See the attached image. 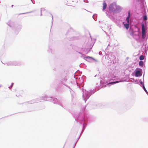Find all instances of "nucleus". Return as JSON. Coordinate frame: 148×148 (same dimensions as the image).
Here are the masks:
<instances>
[{
  "label": "nucleus",
  "mask_w": 148,
  "mask_h": 148,
  "mask_svg": "<svg viewBox=\"0 0 148 148\" xmlns=\"http://www.w3.org/2000/svg\"><path fill=\"white\" fill-rule=\"evenodd\" d=\"M13 5H12V7H13Z\"/></svg>",
  "instance_id": "13"
},
{
  "label": "nucleus",
  "mask_w": 148,
  "mask_h": 148,
  "mask_svg": "<svg viewBox=\"0 0 148 148\" xmlns=\"http://www.w3.org/2000/svg\"><path fill=\"white\" fill-rule=\"evenodd\" d=\"M142 26V38H144V36L145 34V27L144 23H142L141 25Z\"/></svg>",
  "instance_id": "2"
},
{
  "label": "nucleus",
  "mask_w": 148,
  "mask_h": 148,
  "mask_svg": "<svg viewBox=\"0 0 148 148\" xmlns=\"http://www.w3.org/2000/svg\"><path fill=\"white\" fill-rule=\"evenodd\" d=\"M143 88H144V90H145V91L146 92H147V90H146V89L145 87V86H144V85H143Z\"/></svg>",
  "instance_id": "11"
},
{
  "label": "nucleus",
  "mask_w": 148,
  "mask_h": 148,
  "mask_svg": "<svg viewBox=\"0 0 148 148\" xmlns=\"http://www.w3.org/2000/svg\"><path fill=\"white\" fill-rule=\"evenodd\" d=\"M139 65L140 66H142L143 65V61H140L139 62Z\"/></svg>",
  "instance_id": "8"
},
{
  "label": "nucleus",
  "mask_w": 148,
  "mask_h": 148,
  "mask_svg": "<svg viewBox=\"0 0 148 148\" xmlns=\"http://www.w3.org/2000/svg\"><path fill=\"white\" fill-rule=\"evenodd\" d=\"M130 12H128V17H130Z\"/></svg>",
  "instance_id": "12"
},
{
  "label": "nucleus",
  "mask_w": 148,
  "mask_h": 148,
  "mask_svg": "<svg viewBox=\"0 0 148 148\" xmlns=\"http://www.w3.org/2000/svg\"><path fill=\"white\" fill-rule=\"evenodd\" d=\"M124 25L126 29H128L129 27V23L125 24Z\"/></svg>",
  "instance_id": "5"
},
{
  "label": "nucleus",
  "mask_w": 148,
  "mask_h": 148,
  "mask_svg": "<svg viewBox=\"0 0 148 148\" xmlns=\"http://www.w3.org/2000/svg\"><path fill=\"white\" fill-rule=\"evenodd\" d=\"M103 10H104L106 8L107 5L106 4V3L104 1L103 4Z\"/></svg>",
  "instance_id": "3"
},
{
  "label": "nucleus",
  "mask_w": 148,
  "mask_h": 148,
  "mask_svg": "<svg viewBox=\"0 0 148 148\" xmlns=\"http://www.w3.org/2000/svg\"><path fill=\"white\" fill-rule=\"evenodd\" d=\"M118 82H119L118 81H116V82H110L108 84H114L118 83Z\"/></svg>",
  "instance_id": "7"
},
{
  "label": "nucleus",
  "mask_w": 148,
  "mask_h": 148,
  "mask_svg": "<svg viewBox=\"0 0 148 148\" xmlns=\"http://www.w3.org/2000/svg\"><path fill=\"white\" fill-rule=\"evenodd\" d=\"M130 17L127 16V18H126V21L127 22V23H129V19H130Z\"/></svg>",
  "instance_id": "10"
},
{
  "label": "nucleus",
  "mask_w": 148,
  "mask_h": 148,
  "mask_svg": "<svg viewBox=\"0 0 148 148\" xmlns=\"http://www.w3.org/2000/svg\"><path fill=\"white\" fill-rule=\"evenodd\" d=\"M114 8H116L117 10L119 9L121 10V8L118 6H117L115 3H112L111 4L109 7V10L112 11L114 12L115 11V9Z\"/></svg>",
  "instance_id": "1"
},
{
  "label": "nucleus",
  "mask_w": 148,
  "mask_h": 148,
  "mask_svg": "<svg viewBox=\"0 0 148 148\" xmlns=\"http://www.w3.org/2000/svg\"><path fill=\"white\" fill-rule=\"evenodd\" d=\"M147 20V17L145 15L143 16V20L144 21L146 20Z\"/></svg>",
  "instance_id": "9"
},
{
  "label": "nucleus",
  "mask_w": 148,
  "mask_h": 148,
  "mask_svg": "<svg viewBox=\"0 0 148 148\" xmlns=\"http://www.w3.org/2000/svg\"><path fill=\"white\" fill-rule=\"evenodd\" d=\"M144 56H141L139 57V59L140 60H143L144 59Z\"/></svg>",
  "instance_id": "6"
},
{
  "label": "nucleus",
  "mask_w": 148,
  "mask_h": 148,
  "mask_svg": "<svg viewBox=\"0 0 148 148\" xmlns=\"http://www.w3.org/2000/svg\"><path fill=\"white\" fill-rule=\"evenodd\" d=\"M140 72L139 71H136L135 73V76L136 77H138L140 76Z\"/></svg>",
  "instance_id": "4"
}]
</instances>
